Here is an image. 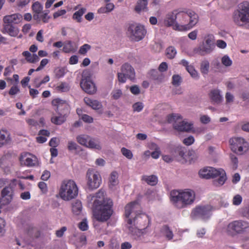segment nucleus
<instances>
[{
    "label": "nucleus",
    "mask_w": 249,
    "mask_h": 249,
    "mask_svg": "<svg viewBox=\"0 0 249 249\" xmlns=\"http://www.w3.org/2000/svg\"><path fill=\"white\" fill-rule=\"evenodd\" d=\"M195 198V192L190 189L173 190L170 192V199L174 202H193Z\"/></svg>",
    "instance_id": "6e6552de"
},
{
    "label": "nucleus",
    "mask_w": 249,
    "mask_h": 249,
    "mask_svg": "<svg viewBox=\"0 0 249 249\" xmlns=\"http://www.w3.org/2000/svg\"><path fill=\"white\" fill-rule=\"evenodd\" d=\"M78 189L72 180H64L59 190L60 197L64 201H70L77 197Z\"/></svg>",
    "instance_id": "0eeeda50"
},
{
    "label": "nucleus",
    "mask_w": 249,
    "mask_h": 249,
    "mask_svg": "<svg viewBox=\"0 0 249 249\" xmlns=\"http://www.w3.org/2000/svg\"><path fill=\"white\" fill-rule=\"evenodd\" d=\"M87 147L96 149L97 150H100L101 149V146L99 142L95 139L91 138V137L89 141Z\"/></svg>",
    "instance_id": "c9c22d12"
},
{
    "label": "nucleus",
    "mask_w": 249,
    "mask_h": 249,
    "mask_svg": "<svg viewBox=\"0 0 249 249\" xmlns=\"http://www.w3.org/2000/svg\"><path fill=\"white\" fill-rule=\"evenodd\" d=\"M90 137L86 135H80L77 136L76 140L81 145L87 147Z\"/></svg>",
    "instance_id": "f704fd0d"
},
{
    "label": "nucleus",
    "mask_w": 249,
    "mask_h": 249,
    "mask_svg": "<svg viewBox=\"0 0 249 249\" xmlns=\"http://www.w3.org/2000/svg\"><path fill=\"white\" fill-rule=\"evenodd\" d=\"M126 78H127V77L124 73L122 72H119L118 73V80L120 82H121V83L125 82Z\"/></svg>",
    "instance_id": "69168bd1"
},
{
    "label": "nucleus",
    "mask_w": 249,
    "mask_h": 249,
    "mask_svg": "<svg viewBox=\"0 0 249 249\" xmlns=\"http://www.w3.org/2000/svg\"><path fill=\"white\" fill-rule=\"evenodd\" d=\"M48 63L49 60L48 59H43L40 62V65L37 67L36 71H37L41 70Z\"/></svg>",
    "instance_id": "13d9d810"
},
{
    "label": "nucleus",
    "mask_w": 249,
    "mask_h": 249,
    "mask_svg": "<svg viewBox=\"0 0 249 249\" xmlns=\"http://www.w3.org/2000/svg\"><path fill=\"white\" fill-rule=\"evenodd\" d=\"M80 86L83 90L88 94H93L96 91L95 85L90 77L83 78L80 82Z\"/></svg>",
    "instance_id": "6ab92c4d"
},
{
    "label": "nucleus",
    "mask_w": 249,
    "mask_h": 249,
    "mask_svg": "<svg viewBox=\"0 0 249 249\" xmlns=\"http://www.w3.org/2000/svg\"><path fill=\"white\" fill-rule=\"evenodd\" d=\"M26 60L30 63H36L39 61V57L36 53L31 54L29 51H24L22 53Z\"/></svg>",
    "instance_id": "393cba45"
},
{
    "label": "nucleus",
    "mask_w": 249,
    "mask_h": 249,
    "mask_svg": "<svg viewBox=\"0 0 249 249\" xmlns=\"http://www.w3.org/2000/svg\"><path fill=\"white\" fill-rule=\"evenodd\" d=\"M12 138L10 133L6 129L0 130V148L8 145L11 142Z\"/></svg>",
    "instance_id": "412c9836"
},
{
    "label": "nucleus",
    "mask_w": 249,
    "mask_h": 249,
    "mask_svg": "<svg viewBox=\"0 0 249 249\" xmlns=\"http://www.w3.org/2000/svg\"><path fill=\"white\" fill-rule=\"evenodd\" d=\"M129 230L131 234L135 239L140 238L143 235L145 231V228H141L133 226H129L128 227Z\"/></svg>",
    "instance_id": "a878e982"
},
{
    "label": "nucleus",
    "mask_w": 249,
    "mask_h": 249,
    "mask_svg": "<svg viewBox=\"0 0 249 249\" xmlns=\"http://www.w3.org/2000/svg\"><path fill=\"white\" fill-rule=\"evenodd\" d=\"M213 210V207L210 204L199 205L192 211L191 216L193 219L201 218L206 220L210 217Z\"/></svg>",
    "instance_id": "9b49d317"
},
{
    "label": "nucleus",
    "mask_w": 249,
    "mask_h": 249,
    "mask_svg": "<svg viewBox=\"0 0 249 249\" xmlns=\"http://www.w3.org/2000/svg\"><path fill=\"white\" fill-rule=\"evenodd\" d=\"M229 142L231 151L237 155H243L249 150V143L241 137L232 138Z\"/></svg>",
    "instance_id": "1a4fd4ad"
},
{
    "label": "nucleus",
    "mask_w": 249,
    "mask_h": 249,
    "mask_svg": "<svg viewBox=\"0 0 249 249\" xmlns=\"http://www.w3.org/2000/svg\"><path fill=\"white\" fill-rule=\"evenodd\" d=\"M231 19L235 25L249 29V2L240 3L233 12Z\"/></svg>",
    "instance_id": "7ed1b4c3"
},
{
    "label": "nucleus",
    "mask_w": 249,
    "mask_h": 249,
    "mask_svg": "<svg viewBox=\"0 0 249 249\" xmlns=\"http://www.w3.org/2000/svg\"><path fill=\"white\" fill-rule=\"evenodd\" d=\"M166 54L169 59H173L177 54V51L173 46H170L166 49Z\"/></svg>",
    "instance_id": "58836bf2"
},
{
    "label": "nucleus",
    "mask_w": 249,
    "mask_h": 249,
    "mask_svg": "<svg viewBox=\"0 0 249 249\" xmlns=\"http://www.w3.org/2000/svg\"><path fill=\"white\" fill-rule=\"evenodd\" d=\"M199 175L201 178L206 179L218 177L213 181V184L216 186L223 185L227 180L226 173L222 169L216 170L212 167H207L201 169L199 171Z\"/></svg>",
    "instance_id": "39448f33"
},
{
    "label": "nucleus",
    "mask_w": 249,
    "mask_h": 249,
    "mask_svg": "<svg viewBox=\"0 0 249 249\" xmlns=\"http://www.w3.org/2000/svg\"><path fill=\"white\" fill-rule=\"evenodd\" d=\"M191 76L195 79H198L199 77L197 71L195 70L193 66L190 65L186 69Z\"/></svg>",
    "instance_id": "a19ab883"
},
{
    "label": "nucleus",
    "mask_w": 249,
    "mask_h": 249,
    "mask_svg": "<svg viewBox=\"0 0 249 249\" xmlns=\"http://www.w3.org/2000/svg\"><path fill=\"white\" fill-rule=\"evenodd\" d=\"M148 0H139L137 1L135 7V11L137 13H140L142 11H147Z\"/></svg>",
    "instance_id": "cd10ccee"
},
{
    "label": "nucleus",
    "mask_w": 249,
    "mask_h": 249,
    "mask_svg": "<svg viewBox=\"0 0 249 249\" xmlns=\"http://www.w3.org/2000/svg\"><path fill=\"white\" fill-rule=\"evenodd\" d=\"M161 232L162 234L167 238L168 240H171L173 237V233L172 231L167 226H164L161 229Z\"/></svg>",
    "instance_id": "4c0bfd02"
},
{
    "label": "nucleus",
    "mask_w": 249,
    "mask_h": 249,
    "mask_svg": "<svg viewBox=\"0 0 249 249\" xmlns=\"http://www.w3.org/2000/svg\"><path fill=\"white\" fill-rule=\"evenodd\" d=\"M149 75L152 79L156 80L158 82H161L164 79L163 74L156 70H151L149 72Z\"/></svg>",
    "instance_id": "c85d7f7f"
},
{
    "label": "nucleus",
    "mask_w": 249,
    "mask_h": 249,
    "mask_svg": "<svg viewBox=\"0 0 249 249\" xmlns=\"http://www.w3.org/2000/svg\"><path fill=\"white\" fill-rule=\"evenodd\" d=\"M52 104L55 107V110L57 116L52 117L51 122L56 125H61L66 121L70 113V107L66 101L60 98L53 100Z\"/></svg>",
    "instance_id": "20e7f679"
},
{
    "label": "nucleus",
    "mask_w": 249,
    "mask_h": 249,
    "mask_svg": "<svg viewBox=\"0 0 249 249\" xmlns=\"http://www.w3.org/2000/svg\"><path fill=\"white\" fill-rule=\"evenodd\" d=\"M121 152L122 154L128 159H131L133 158V154L132 152L125 147H123L121 149Z\"/></svg>",
    "instance_id": "c03bdc74"
},
{
    "label": "nucleus",
    "mask_w": 249,
    "mask_h": 249,
    "mask_svg": "<svg viewBox=\"0 0 249 249\" xmlns=\"http://www.w3.org/2000/svg\"><path fill=\"white\" fill-rule=\"evenodd\" d=\"M168 65L166 62H163L159 66L158 70L160 72H165L167 70Z\"/></svg>",
    "instance_id": "052dcab7"
},
{
    "label": "nucleus",
    "mask_w": 249,
    "mask_h": 249,
    "mask_svg": "<svg viewBox=\"0 0 249 249\" xmlns=\"http://www.w3.org/2000/svg\"><path fill=\"white\" fill-rule=\"evenodd\" d=\"M177 13L178 10H175L171 12L168 13L165 16L164 19V24L167 27H173L176 24L177 19Z\"/></svg>",
    "instance_id": "aec40b11"
},
{
    "label": "nucleus",
    "mask_w": 249,
    "mask_h": 249,
    "mask_svg": "<svg viewBox=\"0 0 249 249\" xmlns=\"http://www.w3.org/2000/svg\"><path fill=\"white\" fill-rule=\"evenodd\" d=\"M14 185L10 183L2 189L0 193L1 200L4 202H11L15 197Z\"/></svg>",
    "instance_id": "2eb2a0df"
},
{
    "label": "nucleus",
    "mask_w": 249,
    "mask_h": 249,
    "mask_svg": "<svg viewBox=\"0 0 249 249\" xmlns=\"http://www.w3.org/2000/svg\"><path fill=\"white\" fill-rule=\"evenodd\" d=\"M142 179L144 180L148 184L154 186L158 183V178L155 175L145 176L142 177Z\"/></svg>",
    "instance_id": "473e14b6"
},
{
    "label": "nucleus",
    "mask_w": 249,
    "mask_h": 249,
    "mask_svg": "<svg viewBox=\"0 0 249 249\" xmlns=\"http://www.w3.org/2000/svg\"><path fill=\"white\" fill-rule=\"evenodd\" d=\"M49 13V10H46L41 15V20H42L44 23H47L49 21L50 18V17L48 15Z\"/></svg>",
    "instance_id": "6e6d98bb"
},
{
    "label": "nucleus",
    "mask_w": 249,
    "mask_h": 249,
    "mask_svg": "<svg viewBox=\"0 0 249 249\" xmlns=\"http://www.w3.org/2000/svg\"><path fill=\"white\" fill-rule=\"evenodd\" d=\"M19 160L22 166L33 167L38 164L36 157L29 153L21 154Z\"/></svg>",
    "instance_id": "dca6fc26"
},
{
    "label": "nucleus",
    "mask_w": 249,
    "mask_h": 249,
    "mask_svg": "<svg viewBox=\"0 0 249 249\" xmlns=\"http://www.w3.org/2000/svg\"><path fill=\"white\" fill-rule=\"evenodd\" d=\"M87 186L90 190L98 188L102 182L101 177L99 172L93 169H89L86 175Z\"/></svg>",
    "instance_id": "4468645a"
},
{
    "label": "nucleus",
    "mask_w": 249,
    "mask_h": 249,
    "mask_svg": "<svg viewBox=\"0 0 249 249\" xmlns=\"http://www.w3.org/2000/svg\"><path fill=\"white\" fill-rule=\"evenodd\" d=\"M86 9L85 8H81L77 11H76L73 15V18L76 20L78 22H81L82 16L86 12Z\"/></svg>",
    "instance_id": "e433bc0d"
},
{
    "label": "nucleus",
    "mask_w": 249,
    "mask_h": 249,
    "mask_svg": "<svg viewBox=\"0 0 249 249\" xmlns=\"http://www.w3.org/2000/svg\"><path fill=\"white\" fill-rule=\"evenodd\" d=\"M22 19V16L19 14H14L11 15H7L3 18V22L5 24L11 25L19 23Z\"/></svg>",
    "instance_id": "4be33fe9"
},
{
    "label": "nucleus",
    "mask_w": 249,
    "mask_h": 249,
    "mask_svg": "<svg viewBox=\"0 0 249 249\" xmlns=\"http://www.w3.org/2000/svg\"><path fill=\"white\" fill-rule=\"evenodd\" d=\"M77 144L73 142L69 141L68 143V149L70 151L75 150L77 149Z\"/></svg>",
    "instance_id": "4d7b16f0"
},
{
    "label": "nucleus",
    "mask_w": 249,
    "mask_h": 249,
    "mask_svg": "<svg viewBox=\"0 0 249 249\" xmlns=\"http://www.w3.org/2000/svg\"><path fill=\"white\" fill-rule=\"evenodd\" d=\"M140 209L139 203H127L124 208V214L129 218L127 223L130 226L145 228L149 226L150 219L147 214L139 213Z\"/></svg>",
    "instance_id": "f257e3e1"
},
{
    "label": "nucleus",
    "mask_w": 249,
    "mask_h": 249,
    "mask_svg": "<svg viewBox=\"0 0 249 249\" xmlns=\"http://www.w3.org/2000/svg\"><path fill=\"white\" fill-rule=\"evenodd\" d=\"M32 9L34 13L39 14L42 10L43 7L38 2H36L33 4Z\"/></svg>",
    "instance_id": "a18cd8bd"
},
{
    "label": "nucleus",
    "mask_w": 249,
    "mask_h": 249,
    "mask_svg": "<svg viewBox=\"0 0 249 249\" xmlns=\"http://www.w3.org/2000/svg\"><path fill=\"white\" fill-rule=\"evenodd\" d=\"M38 186L42 193H46L47 192V186L45 182L42 181L39 182L38 184Z\"/></svg>",
    "instance_id": "bf43d9fd"
},
{
    "label": "nucleus",
    "mask_w": 249,
    "mask_h": 249,
    "mask_svg": "<svg viewBox=\"0 0 249 249\" xmlns=\"http://www.w3.org/2000/svg\"><path fill=\"white\" fill-rule=\"evenodd\" d=\"M82 211L81 203H73L72 205V211L75 215H79Z\"/></svg>",
    "instance_id": "ea45409f"
},
{
    "label": "nucleus",
    "mask_w": 249,
    "mask_h": 249,
    "mask_svg": "<svg viewBox=\"0 0 249 249\" xmlns=\"http://www.w3.org/2000/svg\"><path fill=\"white\" fill-rule=\"evenodd\" d=\"M122 72L124 73L127 77L130 80H133L135 78V71L132 67L127 64L125 63L122 66Z\"/></svg>",
    "instance_id": "5701e85b"
},
{
    "label": "nucleus",
    "mask_w": 249,
    "mask_h": 249,
    "mask_svg": "<svg viewBox=\"0 0 249 249\" xmlns=\"http://www.w3.org/2000/svg\"><path fill=\"white\" fill-rule=\"evenodd\" d=\"M66 227H63L60 230L56 231L55 234L57 237H61L63 236L64 232L67 231Z\"/></svg>",
    "instance_id": "e2e57ef3"
},
{
    "label": "nucleus",
    "mask_w": 249,
    "mask_h": 249,
    "mask_svg": "<svg viewBox=\"0 0 249 249\" xmlns=\"http://www.w3.org/2000/svg\"><path fill=\"white\" fill-rule=\"evenodd\" d=\"M92 213L95 218L100 222H105L108 220L113 211L110 203H92Z\"/></svg>",
    "instance_id": "423d86ee"
},
{
    "label": "nucleus",
    "mask_w": 249,
    "mask_h": 249,
    "mask_svg": "<svg viewBox=\"0 0 249 249\" xmlns=\"http://www.w3.org/2000/svg\"><path fill=\"white\" fill-rule=\"evenodd\" d=\"M58 89L62 92H66L69 90V85L65 83H61L58 87Z\"/></svg>",
    "instance_id": "8fccbe9b"
},
{
    "label": "nucleus",
    "mask_w": 249,
    "mask_h": 249,
    "mask_svg": "<svg viewBox=\"0 0 249 249\" xmlns=\"http://www.w3.org/2000/svg\"><path fill=\"white\" fill-rule=\"evenodd\" d=\"M181 116L178 114H171L167 116V121L169 123H174V128L178 131L188 132L192 129V124L185 121H181Z\"/></svg>",
    "instance_id": "9d476101"
},
{
    "label": "nucleus",
    "mask_w": 249,
    "mask_h": 249,
    "mask_svg": "<svg viewBox=\"0 0 249 249\" xmlns=\"http://www.w3.org/2000/svg\"><path fill=\"white\" fill-rule=\"evenodd\" d=\"M5 226V220L0 217V237L3 236L6 232Z\"/></svg>",
    "instance_id": "79ce46f5"
},
{
    "label": "nucleus",
    "mask_w": 249,
    "mask_h": 249,
    "mask_svg": "<svg viewBox=\"0 0 249 249\" xmlns=\"http://www.w3.org/2000/svg\"><path fill=\"white\" fill-rule=\"evenodd\" d=\"M79 228L82 231H87L88 229V225L87 220H83L78 225Z\"/></svg>",
    "instance_id": "864d4df0"
},
{
    "label": "nucleus",
    "mask_w": 249,
    "mask_h": 249,
    "mask_svg": "<svg viewBox=\"0 0 249 249\" xmlns=\"http://www.w3.org/2000/svg\"><path fill=\"white\" fill-rule=\"evenodd\" d=\"M177 16V22L174 26V30L182 32L189 30L198 22V15L190 9L185 11H178Z\"/></svg>",
    "instance_id": "f03ea898"
},
{
    "label": "nucleus",
    "mask_w": 249,
    "mask_h": 249,
    "mask_svg": "<svg viewBox=\"0 0 249 249\" xmlns=\"http://www.w3.org/2000/svg\"><path fill=\"white\" fill-rule=\"evenodd\" d=\"M128 32L131 38L136 41L142 39L146 34L144 26L140 24H130L128 28Z\"/></svg>",
    "instance_id": "ddd939ff"
},
{
    "label": "nucleus",
    "mask_w": 249,
    "mask_h": 249,
    "mask_svg": "<svg viewBox=\"0 0 249 249\" xmlns=\"http://www.w3.org/2000/svg\"><path fill=\"white\" fill-rule=\"evenodd\" d=\"M20 91V89L18 85L15 84L10 88L9 90L8 93L11 96L15 95L18 93Z\"/></svg>",
    "instance_id": "49530a36"
},
{
    "label": "nucleus",
    "mask_w": 249,
    "mask_h": 249,
    "mask_svg": "<svg viewBox=\"0 0 249 249\" xmlns=\"http://www.w3.org/2000/svg\"><path fill=\"white\" fill-rule=\"evenodd\" d=\"M84 101L86 105L93 109L97 110L102 107L101 103L97 100H93L88 97H85Z\"/></svg>",
    "instance_id": "bb28decb"
},
{
    "label": "nucleus",
    "mask_w": 249,
    "mask_h": 249,
    "mask_svg": "<svg viewBox=\"0 0 249 249\" xmlns=\"http://www.w3.org/2000/svg\"><path fill=\"white\" fill-rule=\"evenodd\" d=\"M210 97L211 100L216 103H219L222 100V97L220 95V91L217 89L212 90L210 93Z\"/></svg>",
    "instance_id": "2f4dec72"
},
{
    "label": "nucleus",
    "mask_w": 249,
    "mask_h": 249,
    "mask_svg": "<svg viewBox=\"0 0 249 249\" xmlns=\"http://www.w3.org/2000/svg\"><path fill=\"white\" fill-rule=\"evenodd\" d=\"M112 97L115 99L117 100L122 95V92L121 89H115L113 90V91L111 93Z\"/></svg>",
    "instance_id": "3c124183"
},
{
    "label": "nucleus",
    "mask_w": 249,
    "mask_h": 249,
    "mask_svg": "<svg viewBox=\"0 0 249 249\" xmlns=\"http://www.w3.org/2000/svg\"><path fill=\"white\" fill-rule=\"evenodd\" d=\"M131 92L134 95H138L140 93V89L137 85H134L130 87Z\"/></svg>",
    "instance_id": "0e129e2a"
},
{
    "label": "nucleus",
    "mask_w": 249,
    "mask_h": 249,
    "mask_svg": "<svg viewBox=\"0 0 249 249\" xmlns=\"http://www.w3.org/2000/svg\"><path fill=\"white\" fill-rule=\"evenodd\" d=\"M118 178V174L117 172L113 171L111 173L109 181V187L110 188L112 189L118 185L119 183Z\"/></svg>",
    "instance_id": "c756f323"
},
{
    "label": "nucleus",
    "mask_w": 249,
    "mask_h": 249,
    "mask_svg": "<svg viewBox=\"0 0 249 249\" xmlns=\"http://www.w3.org/2000/svg\"><path fill=\"white\" fill-rule=\"evenodd\" d=\"M216 46L220 49H225L227 46V43L223 40L218 39L216 42Z\"/></svg>",
    "instance_id": "774afa93"
},
{
    "label": "nucleus",
    "mask_w": 249,
    "mask_h": 249,
    "mask_svg": "<svg viewBox=\"0 0 249 249\" xmlns=\"http://www.w3.org/2000/svg\"><path fill=\"white\" fill-rule=\"evenodd\" d=\"M143 107V105L141 102L136 103L133 105V108L135 111L140 112L142 110Z\"/></svg>",
    "instance_id": "5fc2aeb1"
},
{
    "label": "nucleus",
    "mask_w": 249,
    "mask_h": 249,
    "mask_svg": "<svg viewBox=\"0 0 249 249\" xmlns=\"http://www.w3.org/2000/svg\"><path fill=\"white\" fill-rule=\"evenodd\" d=\"M249 229V223L242 220L234 221L229 224L227 232L229 234L234 236L241 233Z\"/></svg>",
    "instance_id": "f8f14e48"
},
{
    "label": "nucleus",
    "mask_w": 249,
    "mask_h": 249,
    "mask_svg": "<svg viewBox=\"0 0 249 249\" xmlns=\"http://www.w3.org/2000/svg\"><path fill=\"white\" fill-rule=\"evenodd\" d=\"M90 48L91 47L88 44H85L81 46L79 50V53L81 54L84 55L87 53L88 51L90 50Z\"/></svg>",
    "instance_id": "09e8293b"
},
{
    "label": "nucleus",
    "mask_w": 249,
    "mask_h": 249,
    "mask_svg": "<svg viewBox=\"0 0 249 249\" xmlns=\"http://www.w3.org/2000/svg\"><path fill=\"white\" fill-rule=\"evenodd\" d=\"M182 81L181 77L178 74L174 75L172 76V84L175 86L180 85Z\"/></svg>",
    "instance_id": "37998d69"
},
{
    "label": "nucleus",
    "mask_w": 249,
    "mask_h": 249,
    "mask_svg": "<svg viewBox=\"0 0 249 249\" xmlns=\"http://www.w3.org/2000/svg\"><path fill=\"white\" fill-rule=\"evenodd\" d=\"M194 142L195 139L194 137L192 136H190L189 137L185 138L183 140V143L187 146H189L192 144Z\"/></svg>",
    "instance_id": "603ef678"
},
{
    "label": "nucleus",
    "mask_w": 249,
    "mask_h": 249,
    "mask_svg": "<svg viewBox=\"0 0 249 249\" xmlns=\"http://www.w3.org/2000/svg\"><path fill=\"white\" fill-rule=\"evenodd\" d=\"M213 40L214 37L213 35H208L205 37V43L199 48V53L201 55L210 53L213 51L215 47Z\"/></svg>",
    "instance_id": "a211bd4d"
},
{
    "label": "nucleus",
    "mask_w": 249,
    "mask_h": 249,
    "mask_svg": "<svg viewBox=\"0 0 249 249\" xmlns=\"http://www.w3.org/2000/svg\"><path fill=\"white\" fill-rule=\"evenodd\" d=\"M106 193L103 189H100L96 194L89 195L87 196L88 201L92 202H112L110 198L106 196Z\"/></svg>",
    "instance_id": "f3484780"
},
{
    "label": "nucleus",
    "mask_w": 249,
    "mask_h": 249,
    "mask_svg": "<svg viewBox=\"0 0 249 249\" xmlns=\"http://www.w3.org/2000/svg\"><path fill=\"white\" fill-rule=\"evenodd\" d=\"M81 119L84 122L87 123H92L93 121V118L87 114H83L81 117Z\"/></svg>",
    "instance_id": "680f3d73"
},
{
    "label": "nucleus",
    "mask_w": 249,
    "mask_h": 249,
    "mask_svg": "<svg viewBox=\"0 0 249 249\" xmlns=\"http://www.w3.org/2000/svg\"><path fill=\"white\" fill-rule=\"evenodd\" d=\"M3 33H7L11 36L15 37L18 35L19 30L18 27L10 24H4L3 26Z\"/></svg>",
    "instance_id": "b1692460"
},
{
    "label": "nucleus",
    "mask_w": 249,
    "mask_h": 249,
    "mask_svg": "<svg viewBox=\"0 0 249 249\" xmlns=\"http://www.w3.org/2000/svg\"><path fill=\"white\" fill-rule=\"evenodd\" d=\"M210 69V63L207 60H203L200 66V71L203 75L207 74Z\"/></svg>",
    "instance_id": "72a5a7b5"
},
{
    "label": "nucleus",
    "mask_w": 249,
    "mask_h": 249,
    "mask_svg": "<svg viewBox=\"0 0 249 249\" xmlns=\"http://www.w3.org/2000/svg\"><path fill=\"white\" fill-rule=\"evenodd\" d=\"M200 122L204 124H207L211 121L210 118L206 115H202L200 118Z\"/></svg>",
    "instance_id": "338daca9"
},
{
    "label": "nucleus",
    "mask_w": 249,
    "mask_h": 249,
    "mask_svg": "<svg viewBox=\"0 0 249 249\" xmlns=\"http://www.w3.org/2000/svg\"><path fill=\"white\" fill-rule=\"evenodd\" d=\"M222 63L226 67L231 65L232 61L228 55H224L221 59Z\"/></svg>",
    "instance_id": "de8ad7c7"
},
{
    "label": "nucleus",
    "mask_w": 249,
    "mask_h": 249,
    "mask_svg": "<svg viewBox=\"0 0 249 249\" xmlns=\"http://www.w3.org/2000/svg\"><path fill=\"white\" fill-rule=\"evenodd\" d=\"M76 48L73 46L71 41H66L64 43L63 52L65 53H74L76 51Z\"/></svg>",
    "instance_id": "7c9ffc66"
}]
</instances>
